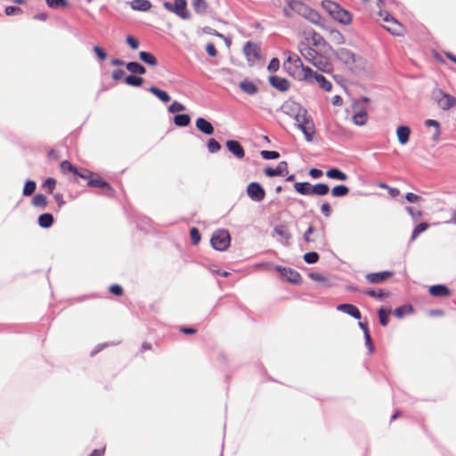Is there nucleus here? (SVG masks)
<instances>
[{
    "mask_svg": "<svg viewBox=\"0 0 456 456\" xmlns=\"http://www.w3.org/2000/svg\"><path fill=\"white\" fill-rule=\"evenodd\" d=\"M363 293L367 296L377 298H383L388 296V293L385 292L383 289L375 290L371 289H367L363 290Z\"/></svg>",
    "mask_w": 456,
    "mask_h": 456,
    "instance_id": "40",
    "label": "nucleus"
},
{
    "mask_svg": "<svg viewBox=\"0 0 456 456\" xmlns=\"http://www.w3.org/2000/svg\"><path fill=\"white\" fill-rule=\"evenodd\" d=\"M322 7L336 21L343 24L349 25L352 23L353 15L352 13L342 8L338 4L330 1L323 0L322 2Z\"/></svg>",
    "mask_w": 456,
    "mask_h": 456,
    "instance_id": "3",
    "label": "nucleus"
},
{
    "mask_svg": "<svg viewBox=\"0 0 456 456\" xmlns=\"http://www.w3.org/2000/svg\"><path fill=\"white\" fill-rule=\"evenodd\" d=\"M191 240L193 245H197L200 240V234L197 228L193 227L190 231Z\"/></svg>",
    "mask_w": 456,
    "mask_h": 456,
    "instance_id": "54",
    "label": "nucleus"
},
{
    "mask_svg": "<svg viewBox=\"0 0 456 456\" xmlns=\"http://www.w3.org/2000/svg\"><path fill=\"white\" fill-rule=\"evenodd\" d=\"M32 204L37 208H40L44 209L46 208V206L48 204V200L45 195L37 194L33 197Z\"/></svg>",
    "mask_w": 456,
    "mask_h": 456,
    "instance_id": "38",
    "label": "nucleus"
},
{
    "mask_svg": "<svg viewBox=\"0 0 456 456\" xmlns=\"http://www.w3.org/2000/svg\"><path fill=\"white\" fill-rule=\"evenodd\" d=\"M277 269L281 272V276L291 283L296 284L301 281V275L297 271L285 267H278Z\"/></svg>",
    "mask_w": 456,
    "mask_h": 456,
    "instance_id": "16",
    "label": "nucleus"
},
{
    "mask_svg": "<svg viewBox=\"0 0 456 456\" xmlns=\"http://www.w3.org/2000/svg\"><path fill=\"white\" fill-rule=\"evenodd\" d=\"M428 291L431 296L436 297H449L451 295L450 289L443 284L433 285L429 287Z\"/></svg>",
    "mask_w": 456,
    "mask_h": 456,
    "instance_id": "19",
    "label": "nucleus"
},
{
    "mask_svg": "<svg viewBox=\"0 0 456 456\" xmlns=\"http://www.w3.org/2000/svg\"><path fill=\"white\" fill-rule=\"evenodd\" d=\"M337 310L346 313L356 320L362 318L360 310L352 304H341L337 306Z\"/></svg>",
    "mask_w": 456,
    "mask_h": 456,
    "instance_id": "18",
    "label": "nucleus"
},
{
    "mask_svg": "<svg viewBox=\"0 0 456 456\" xmlns=\"http://www.w3.org/2000/svg\"><path fill=\"white\" fill-rule=\"evenodd\" d=\"M306 5L303 3V0H287V8L285 12L289 14V11L302 14L305 11Z\"/></svg>",
    "mask_w": 456,
    "mask_h": 456,
    "instance_id": "17",
    "label": "nucleus"
},
{
    "mask_svg": "<svg viewBox=\"0 0 456 456\" xmlns=\"http://www.w3.org/2000/svg\"><path fill=\"white\" fill-rule=\"evenodd\" d=\"M110 291L116 296H121L123 294V289L118 284L111 285Z\"/></svg>",
    "mask_w": 456,
    "mask_h": 456,
    "instance_id": "62",
    "label": "nucleus"
},
{
    "mask_svg": "<svg viewBox=\"0 0 456 456\" xmlns=\"http://www.w3.org/2000/svg\"><path fill=\"white\" fill-rule=\"evenodd\" d=\"M226 147L237 159H241L245 157V151L238 141L228 140L226 142Z\"/></svg>",
    "mask_w": 456,
    "mask_h": 456,
    "instance_id": "14",
    "label": "nucleus"
},
{
    "mask_svg": "<svg viewBox=\"0 0 456 456\" xmlns=\"http://www.w3.org/2000/svg\"><path fill=\"white\" fill-rule=\"evenodd\" d=\"M294 188L297 192L301 195H312L313 185L308 182H298L294 183Z\"/></svg>",
    "mask_w": 456,
    "mask_h": 456,
    "instance_id": "26",
    "label": "nucleus"
},
{
    "mask_svg": "<svg viewBox=\"0 0 456 456\" xmlns=\"http://www.w3.org/2000/svg\"><path fill=\"white\" fill-rule=\"evenodd\" d=\"M53 224V215L50 213H45L39 216L38 224L43 228H49Z\"/></svg>",
    "mask_w": 456,
    "mask_h": 456,
    "instance_id": "33",
    "label": "nucleus"
},
{
    "mask_svg": "<svg viewBox=\"0 0 456 456\" xmlns=\"http://www.w3.org/2000/svg\"><path fill=\"white\" fill-rule=\"evenodd\" d=\"M130 6L134 11L147 12L152 4L149 0H133L130 2Z\"/></svg>",
    "mask_w": 456,
    "mask_h": 456,
    "instance_id": "25",
    "label": "nucleus"
},
{
    "mask_svg": "<svg viewBox=\"0 0 456 456\" xmlns=\"http://www.w3.org/2000/svg\"><path fill=\"white\" fill-rule=\"evenodd\" d=\"M48 7L57 9L59 7H67L69 2L67 0H45Z\"/></svg>",
    "mask_w": 456,
    "mask_h": 456,
    "instance_id": "43",
    "label": "nucleus"
},
{
    "mask_svg": "<svg viewBox=\"0 0 456 456\" xmlns=\"http://www.w3.org/2000/svg\"><path fill=\"white\" fill-rule=\"evenodd\" d=\"M185 110V106L176 101H175L174 102H172L169 107H168V110L169 112L171 113H175V112H180V111H183Z\"/></svg>",
    "mask_w": 456,
    "mask_h": 456,
    "instance_id": "53",
    "label": "nucleus"
},
{
    "mask_svg": "<svg viewBox=\"0 0 456 456\" xmlns=\"http://www.w3.org/2000/svg\"><path fill=\"white\" fill-rule=\"evenodd\" d=\"M326 175H327V177H329L330 179H335L338 181H346L347 180V175L336 167L329 169L326 172Z\"/></svg>",
    "mask_w": 456,
    "mask_h": 456,
    "instance_id": "29",
    "label": "nucleus"
},
{
    "mask_svg": "<svg viewBox=\"0 0 456 456\" xmlns=\"http://www.w3.org/2000/svg\"><path fill=\"white\" fill-rule=\"evenodd\" d=\"M126 41L132 49L135 50L139 47L138 40L132 36H127Z\"/></svg>",
    "mask_w": 456,
    "mask_h": 456,
    "instance_id": "57",
    "label": "nucleus"
},
{
    "mask_svg": "<svg viewBox=\"0 0 456 456\" xmlns=\"http://www.w3.org/2000/svg\"><path fill=\"white\" fill-rule=\"evenodd\" d=\"M393 276V273L388 271L379 272V273H370L366 274L365 278L368 282L371 284H379L382 283L390 277Z\"/></svg>",
    "mask_w": 456,
    "mask_h": 456,
    "instance_id": "12",
    "label": "nucleus"
},
{
    "mask_svg": "<svg viewBox=\"0 0 456 456\" xmlns=\"http://www.w3.org/2000/svg\"><path fill=\"white\" fill-rule=\"evenodd\" d=\"M296 121L298 128L303 132L305 136V139L308 142L313 140V135L314 134V122L309 118L306 115V110H303V113H298L296 116Z\"/></svg>",
    "mask_w": 456,
    "mask_h": 456,
    "instance_id": "5",
    "label": "nucleus"
},
{
    "mask_svg": "<svg viewBox=\"0 0 456 456\" xmlns=\"http://www.w3.org/2000/svg\"><path fill=\"white\" fill-rule=\"evenodd\" d=\"M304 260L307 264H314L319 260V255L316 252H308L304 255Z\"/></svg>",
    "mask_w": 456,
    "mask_h": 456,
    "instance_id": "52",
    "label": "nucleus"
},
{
    "mask_svg": "<svg viewBox=\"0 0 456 456\" xmlns=\"http://www.w3.org/2000/svg\"><path fill=\"white\" fill-rule=\"evenodd\" d=\"M191 122V118L188 114H177L174 117V123L177 126H187Z\"/></svg>",
    "mask_w": 456,
    "mask_h": 456,
    "instance_id": "36",
    "label": "nucleus"
},
{
    "mask_svg": "<svg viewBox=\"0 0 456 456\" xmlns=\"http://www.w3.org/2000/svg\"><path fill=\"white\" fill-rule=\"evenodd\" d=\"M321 212L326 217H330V216L332 210H331V207H330L329 202H323L322 204V206H321Z\"/></svg>",
    "mask_w": 456,
    "mask_h": 456,
    "instance_id": "56",
    "label": "nucleus"
},
{
    "mask_svg": "<svg viewBox=\"0 0 456 456\" xmlns=\"http://www.w3.org/2000/svg\"><path fill=\"white\" fill-rule=\"evenodd\" d=\"M191 3L196 12H203L207 9V4L205 0H191Z\"/></svg>",
    "mask_w": 456,
    "mask_h": 456,
    "instance_id": "47",
    "label": "nucleus"
},
{
    "mask_svg": "<svg viewBox=\"0 0 456 456\" xmlns=\"http://www.w3.org/2000/svg\"><path fill=\"white\" fill-rule=\"evenodd\" d=\"M379 16L384 22L383 27L394 36H402L404 33L403 26L386 11H380Z\"/></svg>",
    "mask_w": 456,
    "mask_h": 456,
    "instance_id": "4",
    "label": "nucleus"
},
{
    "mask_svg": "<svg viewBox=\"0 0 456 456\" xmlns=\"http://www.w3.org/2000/svg\"><path fill=\"white\" fill-rule=\"evenodd\" d=\"M93 174L94 173L89 170L82 169L81 171H78V174L75 175L88 182L91 176H93Z\"/></svg>",
    "mask_w": 456,
    "mask_h": 456,
    "instance_id": "59",
    "label": "nucleus"
},
{
    "mask_svg": "<svg viewBox=\"0 0 456 456\" xmlns=\"http://www.w3.org/2000/svg\"><path fill=\"white\" fill-rule=\"evenodd\" d=\"M336 56L353 73L360 74L366 68V60L360 55H356L351 50L340 48L338 50Z\"/></svg>",
    "mask_w": 456,
    "mask_h": 456,
    "instance_id": "2",
    "label": "nucleus"
},
{
    "mask_svg": "<svg viewBox=\"0 0 456 456\" xmlns=\"http://www.w3.org/2000/svg\"><path fill=\"white\" fill-rule=\"evenodd\" d=\"M264 172L269 177L284 175L288 173V164L286 161H281L275 168L268 167Z\"/></svg>",
    "mask_w": 456,
    "mask_h": 456,
    "instance_id": "13",
    "label": "nucleus"
},
{
    "mask_svg": "<svg viewBox=\"0 0 456 456\" xmlns=\"http://www.w3.org/2000/svg\"><path fill=\"white\" fill-rule=\"evenodd\" d=\"M94 51L100 61H104L107 57L105 51L100 46H94Z\"/></svg>",
    "mask_w": 456,
    "mask_h": 456,
    "instance_id": "60",
    "label": "nucleus"
},
{
    "mask_svg": "<svg viewBox=\"0 0 456 456\" xmlns=\"http://www.w3.org/2000/svg\"><path fill=\"white\" fill-rule=\"evenodd\" d=\"M126 69L128 71L134 74L142 75L146 72L145 68L138 62L130 61L126 63Z\"/></svg>",
    "mask_w": 456,
    "mask_h": 456,
    "instance_id": "35",
    "label": "nucleus"
},
{
    "mask_svg": "<svg viewBox=\"0 0 456 456\" xmlns=\"http://www.w3.org/2000/svg\"><path fill=\"white\" fill-rule=\"evenodd\" d=\"M349 193V188L344 184H339L331 190V195L333 197H345Z\"/></svg>",
    "mask_w": 456,
    "mask_h": 456,
    "instance_id": "37",
    "label": "nucleus"
},
{
    "mask_svg": "<svg viewBox=\"0 0 456 456\" xmlns=\"http://www.w3.org/2000/svg\"><path fill=\"white\" fill-rule=\"evenodd\" d=\"M126 84L133 86H140L143 83V78L141 77L130 75L125 78Z\"/></svg>",
    "mask_w": 456,
    "mask_h": 456,
    "instance_id": "41",
    "label": "nucleus"
},
{
    "mask_svg": "<svg viewBox=\"0 0 456 456\" xmlns=\"http://www.w3.org/2000/svg\"><path fill=\"white\" fill-rule=\"evenodd\" d=\"M368 121V113L365 110L355 112L353 116V122L357 126H363Z\"/></svg>",
    "mask_w": 456,
    "mask_h": 456,
    "instance_id": "31",
    "label": "nucleus"
},
{
    "mask_svg": "<svg viewBox=\"0 0 456 456\" xmlns=\"http://www.w3.org/2000/svg\"><path fill=\"white\" fill-rule=\"evenodd\" d=\"M261 156L265 159H277L280 158V153L276 151H266L264 150L261 151Z\"/></svg>",
    "mask_w": 456,
    "mask_h": 456,
    "instance_id": "49",
    "label": "nucleus"
},
{
    "mask_svg": "<svg viewBox=\"0 0 456 456\" xmlns=\"http://www.w3.org/2000/svg\"><path fill=\"white\" fill-rule=\"evenodd\" d=\"M243 53L250 66L257 63L262 58L260 46L257 44L250 41L245 44L243 47Z\"/></svg>",
    "mask_w": 456,
    "mask_h": 456,
    "instance_id": "8",
    "label": "nucleus"
},
{
    "mask_svg": "<svg viewBox=\"0 0 456 456\" xmlns=\"http://www.w3.org/2000/svg\"><path fill=\"white\" fill-rule=\"evenodd\" d=\"M299 52L301 55L310 63L314 60L316 55L319 53L315 49L305 44L300 45Z\"/></svg>",
    "mask_w": 456,
    "mask_h": 456,
    "instance_id": "22",
    "label": "nucleus"
},
{
    "mask_svg": "<svg viewBox=\"0 0 456 456\" xmlns=\"http://www.w3.org/2000/svg\"><path fill=\"white\" fill-rule=\"evenodd\" d=\"M329 191L330 188L326 183H317L313 185L312 195L325 196Z\"/></svg>",
    "mask_w": 456,
    "mask_h": 456,
    "instance_id": "34",
    "label": "nucleus"
},
{
    "mask_svg": "<svg viewBox=\"0 0 456 456\" xmlns=\"http://www.w3.org/2000/svg\"><path fill=\"white\" fill-rule=\"evenodd\" d=\"M248 197L254 201H262L265 197V191L260 183L256 182L250 183L247 187Z\"/></svg>",
    "mask_w": 456,
    "mask_h": 456,
    "instance_id": "10",
    "label": "nucleus"
},
{
    "mask_svg": "<svg viewBox=\"0 0 456 456\" xmlns=\"http://www.w3.org/2000/svg\"><path fill=\"white\" fill-rule=\"evenodd\" d=\"M434 98L437 102L439 108L444 110H448L456 104V99L451 94L442 91L436 90L433 93Z\"/></svg>",
    "mask_w": 456,
    "mask_h": 456,
    "instance_id": "9",
    "label": "nucleus"
},
{
    "mask_svg": "<svg viewBox=\"0 0 456 456\" xmlns=\"http://www.w3.org/2000/svg\"><path fill=\"white\" fill-rule=\"evenodd\" d=\"M301 16H304L314 24H320L322 21L321 15L316 11L309 8L308 6L305 7V11L303 12Z\"/></svg>",
    "mask_w": 456,
    "mask_h": 456,
    "instance_id": "27",
    "label": "nucleus"
},
{
    "mask_svg": "<svg viewBox=\"0 0 456 456\" xmlns=\"http://www.w3.org/2000/svg\"><path fill=\"white\" fill-rule=\"evenodd\" d=\"M283 66L287 73L294 79L306 83L311 82L314 70L308 66H305L297 54H290L284 61Z\"/></svg>",
    "mask_w": 456,
    "mask_h": 456,
    "instance_id": "1",
    "label": "nucleus"
},
{
    "mask_svg": "<svg viewBox=\"0 0 456 456\" xmlns=\"http://www.w3.org/2000/svg\"><path fill=\"white\" fill-rule=\"evenodd\" d=\"M230 233L224 229L216 231L211 237L212 247L216 250H225L230 246Z\"/></svg>",
    "mask_w": 456,
    "mask_h": 456,
    "instance_id": "6",
    "label": "nucleus"
},
{
    "mask_svg": "<svg viewBox=\"0 0 456 456\" xmlns=\"http://www.w3.org/2000/svg\"><path fill=\"white\" fill-rule=\"evenodd\" d=\"M21 12V9L19 8V7H15V6H7L5 8V13L6 15H13V14H16V13H20Z\"/></svg>",
    "mask_w": 456,
    "mask_h": 456,
    "instance_id": "64",
    "label": "nucleus"
},
{
    "mask_svg": "<svg viewBox=\"0 0 456 456\" xmlns=\"http://www.w3.org/2000/svg\"><path fill=\"white\" fill-rule=\"evenodd\" d=\"M240 89L248 94H255L257 93V86L251 81L245 79L240 83Z\"/></svg>",
    "mask_w": 456,
    "mask_h": 456,
    "instance_id": "30",
    "label": "nucleus"
},
{
    "mask_svg": "<svg viewBox=\"0 0 456 456\" xmlns=\"http://www.w3.org/2000/svg\"><path fill=\"white\" fill-rule=\"evenodd\" d=\"M314 230L315 229L314 228V226L310 225L308 227V229L305 231V232L304 233V240L306 242H313V241H314V239L311 238V235L314 233Z\"/></svg>",
    "mask_w": 456,
    "mask_h": 456,
    "instance_id": "58",
    "label": "nucleus"
},
{
    "mask_svg": "<svg viewBox=\"0 0 456 456\" xmlns=\"http://www.w3.org/2000/svg\"><path fill=\"white\" fill-rule=\"evenodd\" d=\"M56 181L54 178L49 177L43 183V188L46 190L49 193H52L55 188Z\"/></svg>",
    "mask_w": 456,
    "mask_h": 456,
    "instance_id": "51",
    "label": "nucleus"
},
{
    "mask_svg": "<svg viewBox=\"0 0 456 456\" xmlns=\"http://www.w3.org/2000/svg\"><path fill=\"white\" fill-rule=\"evenodd\" d=\"M139 57L143 62L149 65L155 66L158 63L156 57L151 53L141 52Z\"/></svg>",
    "mask_w": 456,
    "mask_h": 456,
    "instance_id": "39",
    "label": "nucleus"
},
{
    "mask_svg": "<svg viewBox=\"0 0 456 456\" xmlns=\"http://www.w3.org/2000/svg\"><path fill=\"white\" fill-rule=\"evenodd\" d=\"M163 6L168 12H171L183 20L190 18V12L187 9L186 0H175L174 3L164 2Z\"/></svg>",
    "mask_w": 456,
    "mask_h": 456,
    "instance_id": "7",
    "label": "nucleus"
},
{
    "mask_svg": "<svg viewBox=\"0 0 456 456\" xmlns=\"http://www.w3.org/2000/svg\"><path fill=\"white\" fill-rule=\"evenodd\" d=\"M196 127L205 134L210 135L214 133V126L204 118H199L196 120Z\"/></svg>",
    "mask_w": 456,
    "mask_h": 456,
    "instance_id": "21",
    "label": "nucleus"
},
{
    "mask_svg": "<svg viewBox=\"0 0 456 456\" xmlns=\"http://www.w3.org/2000/svg\"><path fill=\"white\" fill-rule=\"evenodd\" d=\"M428 228V224L427 223H420L414 228L411 234V240H416V238L423 232H425Z\"/></svg>",
    "mask_w": 456,
    "mask_h": 456,
    "instance_id": "44",
    "label": "nucleus"
},
{
    "mask_svg": "<svg viewBox=\"0 0 456 456\" xmlns=\"http://www.w3.org/2000/svg\"><path fill=\"white\" fill-rule=\"evenodd\" d=\"M269 83L271 84L272 86H273L274 88L281 92H286L289 88V82L286 78L281 77L271 76L269 77Z\"/></svg>",
    "mask_w": 456,
    "mask_h": 456,
    "instance_id": "15",
    "label": "nucleus"
},
{
    "mask_svg": "<svg viewBox=\"0 0 456 456\" xmlns=\"http://www.w3.org/2000/svg\"><path fill=\"white\" fill-rule=\"evenodd\" d=\"M207 146L210 153H216L221 149L220 143L214 138L208 140Z\"/></svg>",
    "mask_w": 456,
    "mask_h": 456,
    "instance_id": "48",
    "label": "nucleus"
},
{
    "mask_svg": "<svg viewBox=\"0 0 456 456\" xmlns=\"http://www.w3.org/2000/svg\"><path fill=\"white\" fill-rule=\"evenodd\" d=\"M148 90L165 103L170 101V96L166 91L160 90L156 86H151Z\"/></svg>",
    "mask_w": 456,
    "mask_h": 456,
    "instance_id": "32",
    "label": "nucleus"
},
{
    "mask_svg": "<svg viewBox=\"0 0 456 456\" xmlns=\"http://www.w3.org/2000/svg\"><path fill=\"white\" fill-rule=\"evenodd\" d=\"M36 183L33 181H28L23 188V195L30 196L36 190Z\"/></svg>",
    "mask_w": 456,
    "mask_h": 456,
    "instance_id": "50",
    "label": "nucleus"
},
{
    "mask_svg": "<svg viewBox=\"0 0 456 456\" xmlns=\"http://www.w3.org/2000/svg\"><path fill=\"white\" fill-rule=\"evenodd\" d=\"M309 39L311 43L321 49H324L326 46H328L327 42L323 38L322 35L316 32H312L309 34Z\"/></svg>",
    "mask_w": 456,
    "mask_h": 456,
    "instance_id": "28",
    "label": "nucleus"
},
{
    "mask_svg": "<svg viewBox=\"0 0 456 456\" xmlns=\"http://www.w3.org/2000/svg\"><path fill=\"white\" fill-rule=\"evenodd\" d=\"M311 63L322 72L331 73L333 71V65L330 59L320 53L316 55Z\"/></svg>",
    "mask_w": 456,
    "mask_h": 456,
    "instance_id": "11",
    "label": "nucleus"
},
{
    "mask_svg": "<svg viewBox=\"0 0 456 456\" xmlns=\"http://www.w3.org/2000/svg\"><path fill=\"white\" fill-rule=\"evenodd\" d=\"M87 184L94 188H102L107 190L111 189L110 185L107 182L102 180L98 175L94 174H93V176H91V178L87 182Z\"/></svg>",
    "mask_w": 456,
    "mask_h": 456,
    "instance_id": "23",
    "label": "nucleus"
},
{
    "mask_svg": "<svg viewBox=\"0 0 456 456\" xmlns=\"http://www.w3.org/2000/svg\"><path fill=\"white\" fill-rule=\"evenodd\" d=\"M330 34L331 36L333 37V39L338 43V44H341L344 42V37L343 36L341 35L340 32H338V30H331L330 31Z\"/></svg>",
    "mask_w": 456,
    "mask_h": 456,
    "instance_id": "63",
    "label": "nucleus"
},
{
    "mask_svg": "<svg viewBox=\"0 0 456 456\" xmlns=\"http://www.w3.org/2000/svg\"><path fill=\"white\" fill-rule=\"evenodd\" d=\"M396 135L398 138V141L401 144H405L408 142L410 135H411V129L407 126H400L396 129Z\"/></svg>",
    "mask_w": 456,
    "mask_h": 456,
    "instance_id": "24",
    "label": "nucleus"
},
{
    "mask_svg": "<svg viewBox=\"0 0 456 456\" xmlns=\"http://www.w3.org/2000/svg\"><path fill=\"white\" fill-rule=\"evenodd\" d=\"M280 68V61L277 58H273L268 64V70L270 72H276Z\"/></svg>",
    "mask_w": 456,
    "mask_h": 456,
    "instance_id": "55",
    "label": "nucleus"
},
{
    "mask_svg": "<svg viewBox=\"0 0 456 456\" xmlns=\"http://www.w3.org/2000/svg\"><path fill=\"white\" fill-rule=\"evenodd\" d=\"M314 81H316L320 87L326 92H330L332 89L331 83L327 80L324 76L318 74L315 71H314V75L311 77L310 83H313Z\"/></svg>",
    "mask_w": 456,
    "mask_h": 456,
    "instance_id": "20",
    "label": "nucleus"
},
{
    "mask_svg": "<svg viewBox=\"0 0 456 456\" xmlns=\"http://www.w3.org/2000/svg\"><path fill=\"white\" fill-rule=\"evenodd\" d=\"M390 311H387L384 308L379 310V319L382 326H387L389 321Z\"/></svg>",
    "mask_w": 456,
    "mask_h": 456,
    "instance_id": "45",
    "label": "nucleus"
},
{
    "mask_svg": "<svg viewBox=\"0 0 456 456\" xmlns=\"http://www.w3.org/2000/svg\"><path fill=\"white\" fill-rule=\"evenodd\" d=\"M62 173L71 172L73 174H78V169L75 167L69 161L64 160L60 165Z\"/></svg>",
    "mask_w": 456,
    "mask_h": 456,
    "instance_id": "42",
    "label": "nucleus"
},
{
    "mask_svg": "<svg viewBox=\"0 0 456 456\" xmlns=\"http://www.w3.org/2000/svg\"><path fill=\"white\" fill-rule=\"evenodd\" d=\"M425 125H426V126H434L436 128V134L434 135V139L436 140L441 134L439 122L435 119H427L425 121Z\"/></svg>",
    "mask_w": 456,
    "mask_h": 456,
    "instance_id": "46",
    "label": "nucleus"
},
{
    "mask_svg": "<svg viewBox=\"0 0 456 456\" xmlns=\"http://www.w3.org/2000/svg\"><path fill=\"white\" fill-rule=\"evenodd\" d=\"M206 51L209 56L215 57L217 54V51L216 49V46L213 43H208L206 45Z\"/></svg>",
    "mask_w": 456,
    "mask_h": 456,
    "instance_id": "61",
    "label": "nucleus"
}]
</instances>
